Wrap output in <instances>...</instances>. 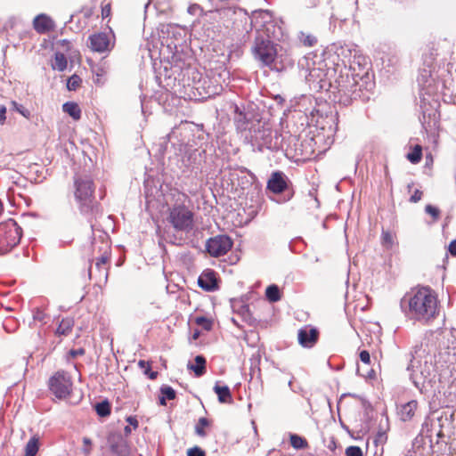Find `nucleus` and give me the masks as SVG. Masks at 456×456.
Masks as SVG:
<instances>
[{"label": "nucleus", "mask_w": 456, "mask_h": 456, "mask_svg": "<svg viewBox=\"0 0 456 456\" xmlns=\"http://www.w3.org/2000/svg\"><path fill=\"white\" fill-rule=\"evenodd\" d=\"M424 352L415 351V355L411 354L410 363L407 370L410 372V379L415 387L421 394H428L436 382V368L433 363V357L430 354H423Z\"/></svg>", "instance_id": "nucleus-4"}, {"label": "nucleus", "mask_w": 456, "mask_h": 456, "mask_svg": "<svg viewBox=\"0 0 456 456\" xmlns=\"http://www.w3.org/2000/svg\"><path fill=\"white\" fill-rule=\"evenodd\" d=\"M83 443L85 444V447L82 449L83 452L87 455L90 453V446L92 444V441L90 438L88 437H84L83 438Z\"/></svg>", "instance_id": "nucleus-44"}, {"label": "nucleus", "mask_w": 456, "mask_h": 456, "mask_svg": "<svg viewBox=\"0 0 456 456\" xmlns=\"http://www.w3.org/2000/svg\"><path fill=\"white\" fill-rule=\"evenodd\" d=\"M11 105H12V110L20 113L21 116H23L24 118H26L28 119L30 118L31 112L27 108H25L23 105L18 103L15 101H12Z\"/></svg>", "instance_id": "nucleus-35"}, {"label": "nucleus", "mask_w": 456, "mask_h": 456, "mask_svg": "<svg viewBox=\"0 0 456 456\" xmlns=\"http://www.w3.org/2000/svg\"><path fill=\"white\" fill-rule=\"evenodd\" d=\"M194 362V364L188 363V368L194 372L196 377H201L206 373V358L199 354L195 357Z\"/></svg>", "instance_id": "nucleus-22"}, {"label": "nucleus", "mask_w": 456, "mask_h": 456, "mask_svg": "<svg viewBox=\"0 0 456 456\" xmlns=\"http://www.w3.org/2000/svg\"><path fill=\"white\" fill-rule=\"evenodd\" d=\"M199 335H200V332L199 331H195L194 334H193V338L194 339L198 338Z\"/></svg>", "instance_id": "nucleus-60"}, {"label": "nucleus", "mask_w": 456, "mask_h": 456, "mask_svg": "<svg viewBox=\"0 0 456 456\" xmlns=\"http://www.w3.org/2000/svg\"><path fill=\"white\" fill-rule=\"evenodd\" d=\"M425 210L428 215L432 216L434 218H436L439 216V209L432 205H427Z\"/></svg>", "instance_id": "nucleus-42"}, {"label": "nucleus", "mask_w": 456, "mask_h": 456, "mask_svg": "<svg viewBox=\"0 0 456 456\" xmlns=\"http://www.w3.org/2000/svg\"><path fill=\"white\" fill-rule=\"evenodd\" d=\"M126 422H128V426L133 427L134 429H136L139 426L138 420L135 416H128L126 419Z\"/></svg>", "instance_id": "nucleus-45"}, {"label": "nucleus", "mask_w": 456, "mask_h": 456, "mask_svg": "<svg viewBox=\"0 0 456 456\" xmlns=\"http://www.w3.org/2000/svg\"><path fill=\"white\" fill-rule=\"evenodd\" d=\"M421 197H422V191L417 189V190H415L413 194L411 196L410 201L416 203L421 200Z\"/></svg>", "instance_id": "nucleus-46"}, {"label": "nucleus", "mask_w": 456, "mask_h": 456, "mask_svg": "<svg viewBox=\"0 0 456 456\" xmlns=\"http://www.w3.org/2000/svg\"><path fill=\"white\" fill-rule=\"evenodd\" d=\"M346 456H363V454L359 446L351 445L346 449Z\"/></svg>", "instance_id": "nucleus-39"}, {"label": "nucleus", "mask_w": 456, "mask_h": 456, "mask_svg": "<svg viewBox=\"0 0 456 456\" xmlns=\"http://www.w3.org/2000/svg\"><path fill=\"white\" fill-rule=\"evenodd\" d=\"M62 110L69 114L74 120H78L81 118V110L75 102H65L62 105Z\"/></svg>", "instance_id": "nucleus-24"}, {"label": "nucleus", "mask_w": 456, "mask_h": 456, "mask_svg": "<svg viewBox=\"0 0 456 456\" xmlns=\"http://www.w3.org/2000/svg\"><path fill=\"white\" fill-rule=\"evenodd\" d=\"M199 9H200V5H198V4H193V5L189 6V8H188V12H189L190 13H194V12H195L197 10H199Z\"/></svg>", "instance_id": "nucleus-53"}, {"label": "nucleus", "mask_w": 456, "mask_h": 456, "mask_svg": "<svg viewBox=\"0 0 456 456\" xmlns=\"http://www.w3.org/2000/svg\"><path fill=\"white\" fill-rule=\"evenodd\" d=\"M108 260H109V256H108L107 252L105 251L100 257L97 258V261L95 263L96 268L100 270L102 265H104Z\"/></svg>", "instance_id": "nucleus-41"}, {"label": "nucleus", "mask_w": 456, "mask_h": 456, "mask_svg": "<svg viewBox=\"0 0 456 456\" xmlns=\"http://www.w3.org/2000/svg\"><path fill=\"white\" fill-rule=\"evenodd\" d=\"M290 181L282 171H274L271 174L266 190L273 194H281L289 190Z\"/></svg>", "instance_id": "nucleus-16"}, {"label": "nucleus", "mask_w": 456, "mask_h": 456, "mask_svg": "<svg viewBox=\"0 0 456 456\" xmlns=\"http://www.w3.org/2000/svg\"><path fill=\"white\" fill-rule=\"evenodd\" d=\"M289 387L292 389V380H289L288 383Z\"/></svg>", "instance_id": "nucleus-63"}, {"label": "nucleus", "mask_w": 456, "mask_h": 456, "mask_svg": "<svg viewBox=\"0 0 456 456\" xmlns=\"http://www.w3.org/2000/svg\"><path fill=\"white\" fill-rule=\"evenodd\" d=\"M290 139H292L291 135H284L277 130H271L270 134L263 142V151L268 150L271 151L287 152L289 146L287 141Z\"/></svg>", "instance_id": "nucleus-14"}, {"label": "nucleus", "mask_w": 456, "mask_h": 456, "mask_svg": "<svg viewBox=\"0 0 456 456\" xmlns=\"http://www.w3.org/2000/svg\"><path fill=\"white\" fill-rule=\"evenodd\" d=\"M39 450V438L36 436H32L25 446L24 456H36Z\"/></svg>", "instance_id": "nucleus-27"}, {"label": "nucleus", "mask_w": 456, "mask_h": 456, "mask_svg": "<svg viewBox=\"0 0 456 456\" xmlns=\"http://www.w3.org/2000/svg\"><path fill=\"white\" fill-rule=\"evenodd\" d=\"M347 395H349V396H353V397H356V395H353V394H343V395H341V397H340V400H341L343 397H346V396H347Z\"/></svg>", "instance_id": "nucleus-58"}, {"label": "nucleus", "mask_w": 456, "mask_h": 456, "mask_svg": "<svg viewBox=\"0 0 456 456\" xmlns=\"http://www.w3.org/2000/svg\"><path fill=\"white\" fill-rule=\"evenodd\" d=\"M144 373L146 375H148V377L151 379H155L157 378V376H158V372L151 370L150 366L147 367V369L145 370Z\"/></svg>", "instance_id": "nucleus-51"}, {"label": "nucleus", "mask_w": 456, "mask_h": 456, "mask_svg": "<svg viewBox=\"0 0 456 456\" xmlns=\"http://www.w3.org/2000/svg\"><path fill=\"white\" fill-rule=\"evenodd\" d=\"M90 48L94 52L103 53L110 50V38L106 33L100 32L89 37Z\"/></svg>", "instance_id": "nucleus-19"}, {"label": "nucleus", "mask_w": 456, "mask_h": 456, "mask_svg": "<svg viewBox=\"0 0 456 456\" xmlns=\"http://www.w3.org/2000/svg\"><path fill=\"white\" fill-rule=\"evenodd\" d=\"M221 12L232 20L235 30L248 34L253 27H256L251 53L259 66L273 69L277 57L274 41H281L285 37L281 21L274 20L273 13L268 10H256L248 15L247 11L240 7L230 6L222 9Z\"/></svg>", "instance_id": "nucleus-1"}, {"label": "nucleus", "mask_w": 456, "mask_h": 456, "mask_svg": "<svg viewBox=\"0 0 456 456\" xmlns=\"http://www.w3.org/2000/svg\"><path fill=\"white\" fill-rule=\"evenodd\" d=\"M289 441L291 446L294 449L300 450L307 447V441L304 437L297 434H291L289 436Z\"/></svg>", "instance_id": "nucleus-33"}, {"label": "nucleus", "mask_w": 456, "mask_h": 456, "mask_svg": "<svg viewBox=\"0 0 456 456\" xmlns=\"http://www.w3.org/2000/svg\"><path fill=\"white\" fill-rule=\"evenodd\" d=\"M400 307L408 318L428 322L436 316L437 298L429 287H421L406 293L400 301Z\"/></svg>", "instance_id": "nucleus-3"}, {"label": "nucleus", "mask_w": 456, "mask_h": 456, "mask_svg": "<svg viewBox=\"0 0 456 456\" xmlns=\"http://www.w3.org/2000/svg\"><path fill=\"white\" fill-rule=\"evenodd\" d=\"M293 196V193H289L287 197H283L282 200H277L278 203H284L289 201Z\"/></svg>", "instance_id": "nucleus-54"}, {"label": "nucleus", "mask_w": 456, "mask_h": 456, "mask_svg": "<svg viewBox=\"0 0 456 456\" xmlns=\"http://www.w3.org/2000/svg\"><path fill=\"white\" fill-rule=\"evenodd\" d=\"M22 229L12 218L0 224V255H4L17 246L21 239Z\"/></svg>", "instance_id": "nucleus-7"}, {"label": "nucleus", "mask_w": 456, "mask_h": 456, "mask_svg": "<svg viewBox=\"0 0 456 456\" xmlns=\"http://www.w3.org/2000/svg\"><path fill=\"white\" fill-rule=\"evenodd\" d=\"M272 129L261 122L259 124H256V127H253L251 132H248L247 135H245L244 142L248 144H250L253 148V151L257 150L260 152H263V142L266 140V137L270 134V131Z\"/></svg>", "instance_id": "nucleus-13"}, {"label": "nucleus", "mask_w": 456, "mask_h": 456, "mask_svg": "<svg viewBox=\"0 0 456 456\" xmlns=\"http://www.w3.org/2000/svg\"><path fill=\"white\" fill-rule=\"evenodd\" d=\"M265 297L271 303L278 302L281 299V291L276 284L269 285L265 289Z\"/></svg>", "instance_id": "nucleus-29"}, {"label": "nucleus", "mask_w": 456, "mask_h": 456, "mask_svg": "<svg viewBox=\"0 0 456 456\" xmlns=\"http://www.w3.org/2000/svg\"><path fill=\"white\" fill-rule=\"evenodd\" d=\"M192 88L198 92V95L201 99L211 98L220 94L223 91V86L220 84L208 77H200L197 81L194 77Z\"/></svg>", "instance_id": "nucleus-12"}, {"label": "nucleus", "mask_w": 456, "mask_h": 456, "mask_svg": "<svg viewBox=\"0 0 456 456\" xmlns=\"http://www.w3.org/2000/svg\"><path fill=\"white\" fill-rule=\"evenodd\" d=\"M132 432V428L130 426H126L124 428V433H125V436L126 437L128 436Z\"/></svg>", "instance_id": "nucleus-55"}, {"label": "nucleus", "mask_w": 456, "mask_h": 456, "mask_svg": "<svg viewBox=\"0 0 456 456\" xmlns=\"http://www.w3.org/2000/svg\"><path fill=\"white\" fill-rule=\"evenodd\" d=\"M321 0H304V4L307 8L316 7Z\"/></svg>", "instance_id": "nucleus-49"}, {"label": "nucleus", "mask_w": 456, "mask_h": 456, "mask_svg": "<svg viewBox=\"0 0 456 456\" xmlns=\"http://www.w3.org/2000/svg\"><path fill=\"white\" fill-rule=\"evenodd\" d=\"M417 406L418 402L416 400H411L403 404L398 412L400 419L403 421H408L411 419V418L414 416Z\"/></svg>", "instance_id": "nucleus-21"}, {"label": "nucleus", "mask_w": 456, "mask_h": 456, "mask_svg": "<svg viewBox=\"0 0 456 456\" xmlns=\"http://www.w3.org/2000/svg\"><path fill=\"white\" fill-rule=\"evenodd\" d=\"M360 360L365 363L370 364V355L367 350H362L359 354Z\"/></svg>", "instance_id": "nucleus-43"}, {"label": "nucleus", "mask_w": 456, "mask_h": 456, "mask_svg": "<svg viewBox=\"0 0 456 456\" xmlns=\"http://www.w3.org/2000/svg\"><path fill=\"white\" fill-rule=\"evenodd\" d=\"M90 224H91L90 225H91L92 230L94 231L95 224H94L91 220H90Z\"/></svg>", "instance_id": "nucleus-61"}, {"label": "nucleus", "mask_w": 456, "mask_h": 456, "mask_svg": "<svg viewBox=\"0 0 456 456\" xmlns=\"http://www.w3.org/2000/svg\"><path fill=\"white\" fill-rule=\"evenodd\" d=\"M232 239L225 234L216 235L209 238L206 242L208 253L214 257L225 255L232 247Z\"/></svg>", "instance_id": "nucleus-11"}, {"label": "nucleus", "mask_w": 456, "mask_h": 456, "mask_svg": "<svg viewBox=\"0 0 456 456\" xmlns=\"http://www.w3.org/2000/svg\"><path fill=\"white\" fill-rule=\"evenodd\" d=\"M80 83L81 78L77 75L74 74L69 77L67 81V88L69 91H75L79 86Z\"/></svg>", "instance_id": "nucleus-36"}, {"label": "nucleus", "mask_w": 456, "mask_h": 456, "mask_svg": "<svg viewBox=\"0 0 456 456\" xmlns=\"http://www.w3.org/2000/svg\"><path fill=\"white\" fill-rule=\"evenodd\" d=\"M33 319L36 322L46 323V319H48V315L43 310L37 308L33 311Z\"/></svg>", "instance_id": "nucleus-37"}, {"label": "nucleus", "mask_w": 456, "mask_h": 456, "mask_svg": "<svg viewBox=\"0 0 456 456\" xmlns=\"http://www.w3.org/2000/svg\"><path fill=\"white\" fill-rule=\"evenodd\" d=\"M72 385L69 374L64 370L57 371L48 381L50 391L58 399L67 398L72 391Z\"/></svg>", "instance_id": "nucleus-10"}, {"label": "nucleus", "mask_w": 456, "mask_h": 456, "mask_svg": "<svg viewBox=\"0 0 456 456\" xmlns=\"http://www.w3.org/2000/svg\"><path fill=\"white\" fill-rule=\"evenodd\" d=\"M34 28L39 33H45L52 28V20L45 14L41 13L33 20Z\"/></svg>", "instance_id": "nucleus-20"}, {"label": "nucleus", "mask_w": 456, "mask_h": 456, "mask_svg": "<svg viewBox=\"0 0 456 456\" xmlns=\"http://www.w3.org/2000/svg\"><path fill=\"white\" fill-rule=\"evenodd\" d=\"M383 436H384V434H381V433H380V434H379V438H378V439H379V440H381V439L383 438Z\"/></svg>", "instance_id": "nucleus-62"}, {"label": "nucleus", "mask_w": 456, "mask_h": 456, "mask_svg": "<svg viewBox=\"0 0 456 456\" xmlns=\"http://www.w3.org/2000/svg\"><path fill=\"white\" fill-rule=\"evenodd\" d=\"M448 251L452 256H456V239L450 242Z\"/></svg>", "instance_id": "nucleus-50"}, {"label": "nucleus", "mask_w": 456, "mask_h": 456, "mask_svg": "<svg viewBox=\"0 0 456 456\" xmlns=\"http://www.w3.org/2000/svg\"><path fill=\"white\" fill-rule=\"evenodd\" d=\"M73 326L74 320L72 318H63L57 327L56 334L59 336H67L71 332Z\"/></svg>", "instance_id": "nucleus-26"}, {"label": "nucleus", "mask_w": 456, "mask_h": 456, "mask_svg": "<svg viewBox=\"0 0 456 456\" xmlns=\"http://www.w3.org/2000/svg\"><path fill=\"white\" fill-rule=\"evenodd\" d=\"M214 391L217 395L218 401L221 403H225L232 401V394L228 386L216 385Z\"/></svg>", "instance_id": "nucleus-25"}, {"label": "nucleus", "mask_w": 456, "mask_h": 456, "mask_svg": "<svg viewBox=\"0 0 456 456\" xmlns=\"http://www.w3.org/2000/svg\"><path fill=\"white\" fill-rule=\"evenodd\" d=\"M139 365L143 368L146 365V362L143 360H140Z\"/></svg>", "instance_id": "nucleus-59"}, {"label": "nucleus", "mask_w": 456, "mask_h": 456, "mask_svg": "<svg viewBox=\"0 0 456 456\" xmlns=\"http://www.w3.org/2000/svg\"><path fill=\"white\" fill-rule=\"evenodd\" d=\"M85 349L84 348H77V349H71L69 352V354L73 357V358H76L79 355H83L85 354Z\"/></svg>", "instance_id": "nucleus-48"}, {"label": "nucleus", "mask_w": 456, "mask_h": 456, "mask_svg": "<svg viewBox=\"0 0 456 456\" xmlns=\"http://www.w3.org/2000/svg\"><path fill=\"white\" fill-rule=\"evenodd\" d=\"M52 67L53 69H57L58 71L65 70L67 68L66 56L62 53H55L54 61L53 62Z\"/></svg>", "instance_id": "nucleus-30"}, {"label": "nucleus", "mask_w": 456, "mask_h": 456, "mask_svg": "<svg viewBox=\"0 0 456 456\" xmlns=\"http://www.w3.org/2000/svg\"><path fill=\"white\" fill-rule=\"evenodd\" d=\"M211 422L208 419L205 417L200 418L194 428L195 434L200 437H206L208 435L206 428H208Z\"/></svg>", "instance_id": "nucleus-28"}, {"label": "nucleus", "mask_w": 456, "mask_h": 456, "mask_svg": "<svg viewBox=\"0 0 456 456\" xmlns=\"http://www.w3.org/2000/svg\"><path fill=\"white\" fill-rule=\"evenodd\" d=\"M298 39L305 46H314L317 43V38L312 34L299 32Z\"/></svg>", "instance_id": "nucleus-34"}, {"label": "nucleus", "mask_w": 456, "mask_h": 456, "mask_svg": "<svg viewBox=\"0 0 456 456\" xmlns=\"http://www.w3.org/2000/svg\"><path fill=\"white\" fill-rule=\"evenodd\" d=\"M198 285L200 289L208 292H213L218 289L216 273L212 269H206L198 278Z\"/></svg>", "instance_id": "nucleus-18"}, {"label": "nucleus", "mask_w": 456, "mask_h": 456, "mask_svg": "<svg viewBox=\"0 0 456 456\" xmlns=\"http://www.w3.org/2000/svg\"><path fill=\"white\" fill-rule=\"evenodd\" d=\"M110 4H107L104 7H102V18L108 17L110 15Z\"/></svg>", "instance_id": "nucleus-52"}, {"label": "nucleus", "mask_w": 456, "mask_h": 456, "mask_svg": "<svg viewBox=\"0 0 456 456\" xmlns=\"http://www.w3.org/2000/svg\"><path fill=\"white\" fill-rule=\"evenodd\" d=\"M187 456H206V452L199 446H194L187 451Z\"/></svg>", "instance_id": "nucleus-40"}, {"label": "nucleus", "mask_w": 456, "mask_h": 456, "mask_svg": "<svg viewBox=\"0 0 456 456\" xmlns=\"http://www.w3.org/2000/svg\"><path fill=\"white\" fill-rule=\"evenodd\" d=\"M319 330L315 327L305 325L298 330L297 340L301 346L312 348L318 341Z\"/></svg>", "instance_id": "nucleus-17"}, {"label": "nucleus", "mask_w": 456, "mask_h": 456, "mask_svg": "<svg viewBox=\"0 0 456 456\" xmlns=\"http://www.w3.org/2000/svg\"><path fill=\"white\" fill-rule=\"evenodd\" d=\"M196 323L200 325L206 330H210L212 329V322L205 316L197 317Z\"/></svg>", "instance_id": "nucleus-38"}, {"label": "nucleus", "mask_w": 456, "mask_h": 456, "mask_svg": "<svg viewBox=\"0 0 456 456\" xmlns=\"http://www.w3.org/2000/svg\"><path fill=\"white\" fill-rule=\"evenodd\" d=\"M406 158L412 164L419 163L422 158V147L419 144H416L407 154Z\"/></svg>", "instance_id": "nucleus-32"}, {"label": "nucleus", "mask_w": 456, "mask_h": 456, "mask_svg": "<svg viewBox=\"0 0 456 456\" xmlns=\"http://www.w3.org/2000/svg\"><path fill=\"white\" fill-rule=\"evenodd\" d=\"M359 75L351 74L348 72L346 74L341 73L338 77L335 80L337 89V95L335 97L338 100L339 103L347 106L354 101L361 99L365 101L369 99V96L362 90L361 86L356 77Z\"/></svg>", "instance_id": "nucleus-6"}, {"label": "nucleus", "mask_w": 456, "mask_h": 456, "mask_svg": "<svg viewBox=\"0 0 456 456\" xmlns=\"http://www.w3.org/2000/svg\"><path fill=\"white\" fill-rule=\"evenodd\" d=\"M383 239L385 241H391V236L389 233H383Z\"/></svg>", "instance_id": "nucleus-56"}, {"label": "nucleus", "mask_w": 456, "mask_h": 456, "mask_svg": "<svg viewBox=\"0 0 456 456\" xmlns=\"http://www.w3.org/2000/svg\"><path fill=\"white\" fill-rule=\"evenodd\" d=\"M233 122L238 133L245 139L248 132H251L256 124H259L260 118L258 115L254 114L251 110H246L244 106L234 105Z\"/></svg>", "instance_id": "nucleus-9"}, {"label": "nucleus", "mask_w": 456, "mask_h": 456, "mask_svg": "<svg viewBox=\"0 0 456 456\" xmlns=\"http://www.w3.org/2000/svg\"><path fill=\"white\" fill-rule=\"evenodd\" d=\"M193 216L186 206L177 204L170 208L167 220L175 231L189 232L193 228Z\"/></svg>", "instance_id": "nucleus-8"}, {"label": "nucleus", "mask_w": 456, "mask_h": 456, "mask_svg": "<svg viewBox=\"0 0 456 456\" xmlns=\"http://www.w3.org/2000/svg\"><path fill=\"white\" fill-rule=\"evenodd\" d=\"M160 396H159V404L165 406L167 404V400H174L176 397L175 390L168 385L161 386L160 389Z\"/></svg>", "instance_id": "nucleus-23"}, {"label": "nucleus", "mask_w": 456, "mask_h": 456, "mask_svg": "<svg viewBox=\"0 0 456 456\" xmlns=\"http://www.w3.org/2000/svg\"><path fill=\"white\" fill-rule=\"evenodd\" d=\"M95 411L100 417H108L111 412L110 403L108 400L97 403L94 406Z\"/></svg>", "instance_id": "nucleus-31"}, {"label": "nucleus", "mask_w": 456, "mask_h": 456, "mask_svg": "<svg viewBox=\"0 0 456 456\" xmlns=\"http://www.w3.org/2000/svg\"><path fill=\"white\" fill-rule=\"evenodd\" d=\"M364 78H369V77H368V76H366V77H365V76L361 77V80H363Z\"/></svg>", "instance_id": "nucleus-64"}, {"label": "nucleus", "mask_w": 456, "mask_h": 456, "mask_svg": "<svg viewBox=\"0 0 456 456\" xmlns=\"http://www.w3.org/2000/svg\"><path fill=\"white\" fill-rule=\"evenodd\" d=\"M74 196L83 215H94L98 206L94 200L95 186L88 175L76 174L73 177Z\"/></svg>", "instance_id": "nucleus-5"}, {"label": "nucleus", "mask_w": 456, "mask_h": 456, "mask_svg": "<svg viewBox=\"0 0 456 456\" xmlns=\"http://www.w3.org/2000/svg\"><path fill=\"white\" fill-rule=\"evenodd\" d=\"M200 129L191 123H181L162 138L159 152L168 154L171 166L182 172L200 173L206 161V151L198 145V140L202 139Z\"/></svg>", "instance_id": "nucleus-2"}, {"label": "nucleus", "mask_w": 456, "mask_h": 456, "mask_svg": "<svg viewBox=\"0 0 456 456\" xmlns=\"http://www.w3.org/2000/svg\"><path fill=\"white\" fill-rule=\"evenodd\" d=\"M107 442L112 454L116 456H130L131 448L127 439L120 432H112Z\"/></svg>", "instance_id": "nucleus-15"}, {"label": "nucleus", "mask_w": 456, "mask_h": 456, "mask_svg": "<svg viewBox=\"0 0 456 456\" xmlns=\"http://www.w3.org/2000/svg\"><path fill=\"white\" fill-rule=\"evenodd\" d=\"M7 109L4 105H0V125H4L6 121Z\"/></svg>", "instance_id": "nucleus-47"}, {"label": "nucleus", "mask_w": 456, "mask_h": 456, "mask_svg": "<svg viewBox=\"0 0 456 456\" xmlns=\"http://www.w3.org/2000/svg\"><path fill=\"white\" fill-rule=\"evenodd\" d=\"M275 100L279 102V103H282L283 102V98L281 96V95H276L275 96Z\"/></svg>", "instance_id": "nucleus-57"}]
</instances>
